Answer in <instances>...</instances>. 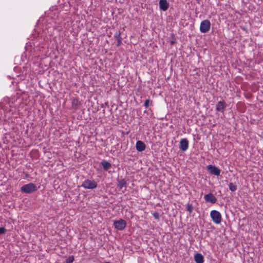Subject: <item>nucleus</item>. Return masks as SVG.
Here are the masks:
<instances>
[{
  "instance_id": "nucleus-3",
  "label": "nucleus",
  "mask_w": 263,
  "mask_h": 263,
  "mask_svg": "<svg viewBox=\"0 0 263 263\" xmlns=\"http://www.w3.org/2000/svg\"><path fill=\"white\" fill-rule=\"evenodd\" d=\"M213 221L216 224H219L221 221V215L216 210H212L210 213Z\"/></svg>"
},
{
  "instance_id": "nucleus-7",
  "label": "nucleus",
  "mask_w": 263,
  "mask_h": 263,
  "mask_svg": "<svg viewBox=\"0 0 263 263\" xmlns=\"http://www.w3.org/2000/svg\"><path fill=\"white\" fill-rule=\"evenodd\" d=\"M227 107L226 102L223 100L220 101L218 102L216 105V110L223 113Z\"/></svg>"
},
{
  "instance_id": "nucleus-12",
  "label": "nucleus",
  "mask_w": 263,
  "mask_h": 263,
  "mask_svg": "<svg viewBox=\"0 0 263 263\" xmlns=\"http://www.w3.org/2000/svg\"><path fill=\"white\" fill-rule=\"evenodd\" d=\"M159 7L161 10L166 11L169 7V4L166 0H160Z\"/></svg>"
},
{
  "instance_id": "nucleus-21",
  "label": "nucleus",
  "mask_w": 263,
  "mask_h": 263,
  "mask_svg": "<svg viewBox=\"0 0 263 263\" xmlns=\"http://www.w3.org/2000/svg\"><path fill=\"white\" fill-rule=\"evenodd\" d=\"M153 217L155 219L158 220L159 219V213L155 212L153 214Z\"/></svg>"
},
{
  "instance_id": "nucleus-6",
  "label": "nucleus",
  "mask_w": 263,
  "mask_h": 263,
  "mask_svg": "<svg viewBox=\"0 0 263 263\" xmlns=\"http://www.w3.org/2000/svg\"><path fill=\"white\" fill-rule=\"evenodd\" d=\"M208 171L211 175L219 176L220 174L221 170L215 165L210 164L206 166Z\"/></svg>"
},
{
  "instance_id": "nucleus-22",
  "label": "nucleus",
  "mask_w": 263,
  "mask_h": 263,
  "mask_svg": "<svg viewBox=\"0 0 263 263\" xmlns=\"http://www.w3.org/2000/svg\"><path fill=\"white\" fill-rule=\"evenodd\" d=\"M6 229L4 227H0V235L5 234Z\"/></svg>"
},
{
  "instance_id": "nucleus-4",
  "label": "nucleus",
  "mask_w": 263,
  "mask_h": 263,
  "mask_svg": "<svg viewBox=\"0 0 263 263\" xmlns=\"http://www.w3.org/2000/svg\"><path fill=\"white\" fill-rule=\"evenodd\" d=\"M211 23L209 20H205L201 22L200 26V31L202 33H206L210 30Z\"/></svg>"
},
{
  "instance_id": "nucleus-16",
  "label": "nucleus",
  "mask_w": 263,
  "mask_h": 263,
  "mask_svg": "<svg viewBox=\"0 0 263 263\" xmlns=\"http://www.w3.org/2000/svg\"><path fill=\"white\" fill-rule=\"evenodd\" d=\"M153 103V101L149 99H146L144 103L143 106L147 108L149 106L152 105Z\"/></svg>"
},
{
  "instance_id": "nucleus-17",
  "label": "nucleus",
  "mask_w": 263,
  "mask_h": 263,
  "mask_svg": "<svg viewBox=\"0 0 263 263\" xmlns=\"http://www.w3.org/2000/svg\"><path fill=\"white\" fill-rule=\"evenodd\" d=\"M229 190L232 192H235L237 190V186L231 182L229 184Z\"/></svg>"
},
{
  "instance_id": "nucleus-23",
  "label": "nucleus",
  "mask_w": 263,
  "mask_h": 263,
  "mask_svg": "<svg viewBox=\"0 0 263 263\" xmlns=\"http://www.w3.org/2000/svg\"><path fill=\"white\" fill-rule=\"evenodd\" d=\"M172 40L171 41V44L173 45L176 42V39L174 38V35L172 34Z\"/></svg>"
},
{
  "instance_id": "nucleus-13",
  "label": "nucleus",
  "mask_w": 263,
  "mask_h": 263,
  "mask_svg": "<svg viewBox=\"0 0 263 263\" xmlns=\"http://www.w3.org/2000/svg\"><path fill=\"white\" fill-rule=\"evenodd\" d=\"M194 260L196 263H203L204 258L200 253H197L194 256Z\"/></svg>"
},
{
  "instance_id": "nucleus-19",
  "label": "nucleus",
  "mask_w": 263,
  "mask_h": 263,
  "mask_svg": "<svg viewBox=\"0 0 263 263\" xmlns=\"http://www.w3.org/2000/svg\"><path fill=\"white\" fill-rule=\"evenodd\" d=\"M121 33L120 32V31H117L114 35V37L115 39L118 40L119 39H121Z\"/></svg>"
},
{
  "instance_id": "nucleus-25",
  "label": "nucleus",
  "mask_w": 263,
  "mask_h": 263,
  "mask_svg": "<svg viewBox=\"0 0 263 263\" xmlns=\"http://www.w3.org/2000/svg\"><path fill=\"white\" fill-rule=\"evenodd\" d=\"M105 263H110V262H106Z\"/></svg>"
},
{
  "instance_id": "nucleus-11",
  "label": "nucleus",
  "mask_w": 263,
  "mask_h": 263,
  "mask_svg": "<svg viewBox=\"0 0 263 263\" xmlns=\"http://www.w3.org/2000/svg\"><path fill=\"white\" fill-rule=\"evenodd\" d=\"M136 148L138 152H142L145 149L146 145L143 142L139 140L136 143Z\"/></svg>"
},
{
  "instance_id": "nucleus-24",
  "label": "nucleus",
  "mask_w": 263,
  "mask_h": 263,
  "mask_svg": "<svg viewBox=\"0 0 263 263\" xmlns=\"http://www.w3.org/2000/svg\"><path fill=\"white\" fill-rule=\"evenodd\" d=\"M117 40V47H119L120 46L121 44H122V39H119Z\"/></svg>"
},
{
  "instance_id": "nucleus-8",
  "label": "nucleus",
  "mask_w": 263,
  "mask_h": 263,
  "mask_svg": "<svg viewBox=\"0 0 263 263\" xmlns=\"http://www.w3.org/2000/svg\"><path fill=\"white\" fill-rule=\"evenodd\" d=\"M189 148V141L186 138L182 139L180 141L179 148L184 152Z\"/></svg>"
},
{
  "instance_id": "nucleus-5",
  "label": "nucleus",
  "mask_w": 263,
  "mask_h": 263,
  "mask_svg": "<svg viewBox=\"0 0 263 263\" xmlns=\"http://www.w3.org/2000/svg\"><path fill=\"white\" fill-rule=\"evenodd\" d=\"M114 226L115 229L119 231H122L126 227V222L124 220L120 219L119 220H115L114 222Z\"/></svg>"
},
{
  "instance_id": "nucleus-9",
  "label": "nucleus",
  "mask_w": 263,
  "mask_h": 263,
  "mask_svg": "<svg viewBox=\"0 0 263 263\" xmlns=\"http://www.w3.org/2000/svg\"><path fill=\"white\" fill-rule=\"evenodd\" d=\"M204 199L206 202H210L212 204L216 203L217 201V198L212 193L205 195L204 196Z\"/></svg>"
},
{
  "instance_id": "nucleus-20",
  "label": "nucleus",
  "mask_w": 263,
  "mask_h": 263,
  "mask_svg": "<svg viewBox=\"0 0 263 263\" xmlns=\"http://www.w3.org/2000/svg\"><path fill=\"white\" fill-rule=\"evenodd\" d=\"M74 260V256L73 255L70 256L68 258L66 259V263H72Z\"/></svg>"
},
{
  "instance_id": "nucleus-1",
  "label": "nucleus",
  "mask_w": 263,
  "mask_h": 263,
  "mask_svg": "<svg viewBox=\"0 0 263 263\" xmlns=\"http://www.w3.org/2000/svg\"><path fill=\"white\" fill-rule=\"evenodd\" d=\"M37 190V187L32 183L25 184L21 187V192L26 194H31Z\"/></svg>"
},
{
  "instance_id": "nucleus-18",
  "label": "nucleus",
  "mask_w": 263,
  "mask_h": 263,
  "mask_svg": "<svg viewBox=\"0 0 263 263\" xmlns=\"http://www.w3.org/2000/svg\"><path fill=\"white\" fill-rule=\"evenodd\" d=\"M186 210L191 214L193 212V208L192 205V204H190V203H187L186 205Z\"/></svg>"
},
{
  "instance_id": "nucleus-14",
  "label": "nucleus",
  "mask_w": 263,
  "mask_h": 263,
  "mask_svg": "<svg viewBox=\"0 0 263 263\" xmlns=\"http://www.w3.org/2000/svg\"><path fill=\"white\" fill-rule=\"evenodd\" d=\"M101 165L105 171H107L111 167V164L105 160L102 161L101 162Z\"/></svg>"
},
{
  "instance_id": "nucleus-10",
  "label": "nucleus",
  "mask_w": 263,
  "mask_h": 263,
  "mask_svg": "<svg viewBox=\"0 0 263 263\" xmlns=\"http://www.w3.org/2000/svg\"><path fill=\"white\" fill-rule=\"evenodd\" d=\"M127 184V182L124 179H122L118 180L117 187L120 190H122L123 189H124V190H122L123 193H124L126 191Z\"/></svg>"
},
{
  "instance_id": "nucleus-2",
  "label": "nucleus",
  "mask_w": 263,
  "mask_h": 263,
  "mask_svg": "<svg viewBox=\"0 0 263 263\" xmlns=\"http://www.w3.org/2000/svg\"><path fill=\"white\" fill-rule=\"evenodd\" d=\"M97 182L95 180L85 179L81 184L85 189L93 190L97 187Z\"/></svg>"
},
{
  "instance_id": "nucleus-15",
  "label": "nucleus",
  "mask_w": 263,
  "mask_h": 263,
  "mask_svg": "<svg viewBox=\"0 0 263 263\" xmlns=\"http://www.w3.org/2000/svg\"><path fill=\"white\" fill-rule=\"evenodd\" d=\"M72 105L73 108L77 109L79 106V101L77 99H73L72 101Z\"/></svg>"
}]
</instances>
